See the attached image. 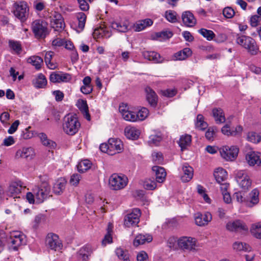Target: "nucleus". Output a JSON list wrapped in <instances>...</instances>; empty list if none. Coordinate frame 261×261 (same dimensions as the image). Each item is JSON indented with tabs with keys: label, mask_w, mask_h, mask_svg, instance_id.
Listing matches in <instances>:
<instances>
[{
	"label": "nucleus",
	"mask_w": 261,
	"mask_h": 261,
	"mask_svg": "<svg viewBox=\"0 0 261 261\" xmlns=\"http://www.w3.org/2000/svg\"><path fill=\"white\" fill-rule=\"evenodd\" d=\"M124 134L127 138L136 140L139 138L140 132L135 127L127 126L124 129Z\"/></svg>",
	"instance_id": "nucleus-30"
},
{
	"label": "nucleus",
	"mask_w": 261,
	"mask_h": 261,
	"mask_svg": "<svg viewBox=\"0 0 261 261\" xmlns=\"http://www.w3.org/2000/svg\"><path fill=\"white\" fill-rule=\"evenodd\" d=\"M223 14L226 18H231L234 15L235 12L231 7H227L223 9Z\"/></svg>",
	"instance_id": "nucleus-61"
},
{
	"label": "nucleus",
	"mask_w": 261,
	"mask_h": 261,
	"mask_svg": "<svg viewBox=\"0 0 261 261\" xmlns=\"http://www.w3.org/2000/svg\"><path fill=\"white\" fill-rule=\"evenodd\" d=\"M51 25L55 31L60 32L64 29L65 23L62 15L56 12L52 14Z\"/></svg>",
	"instance_id": "nucleus-19"
},
{
	"label": "nucleus",
	"mask_w": 261,
	"mask_h": 261,
	"mask_svg": "<svg viewBox=\"0 0 261 261\" xmlns=\"http://www.w3.org/2000/svg\"><path fill=\"white\" fill-rule=\"evenodd\" d=\"M247 139L248 141L252 143H257L260 142L261 137L257 133L252 132L248 134Z\"/></svg>",
	"instance_id": "nucleus-56"
},
{
	"label": "nucleus",
	"mask_w": 261,
	"mask_h": 261,
	"mask_svg": "<svg viewBox=\"0 0 261 261\" xmlns=\"http://www.w3.org/2000/svg\"><path fill=\"white\" fill-rule=\"evenodd\" d=\"M221 158L228 162H231L236 159L239 149L236 146H223L219 149Z\"/></svg>",
	"instance_id": "nucleus-7"
},
{
	"label": "nucleus",
	"mask_w": 261,
	"mask_h": 261,
	"mask_svg": "<svg viewBox=\"0 0 261 261\" xmlns=\"http://www.w3.org/2000/svg\"><path fill=\"white\" fill-rule=\"evenodd\" d=\"M26 186L20 180H16L12 181L7 191L8 195L13 197V198H20V195L22 189H24Z\"/></svg>",
	"instance_id": "nucleus-10"
},
{
	"label": "nucleus",
	"mask_w": 261,
	"mask_h": 261,
	"mask_svg": "<svg viewBox=\"0 0 261 261\" xmlns=\"http://www.w3.org/2000/svg\"><path fill=\"white\" fill-rule=\"evenodd\" d=\"M54 55V52L51 51H48L46 52L44 56L45 62L47 66L50 69H54L57 67L56 64L51 61Z\"/></svg>",
	"instance_id": "nucleus-43"
},
{
	"label": "nucleus",
	"mask_w": 261,
	"mask_h": 261,
	"mask_svg": "<svg viewBox=\"0 0 261 261\" xmlns=\"http://www.w3.org/2000/svg\"><path fill=\"white\" fill-rule=\"evenodd\" d=\"M243 131V127L241 125H238L236 127L231 128L228 124L224 125L221 128L222 133L228 136H237L240 135Z\"/></svg>",
	"instance_id": "nucleus-24"
},
{
	"label": "nucleus",
	"mask_w": 261,
	"mask_h": 261,
	"mask_svg": "<svg viewBox=\"0 0 261 261\" xmlns=\"http://www.w3.org/2000/svg\"><path fill=\"white\" fill-rule=\"evenodd\" d=\"M166 19L171 23H176L178 21V16L177 13L171 10H167L164 14Z\"/></svg>",
	"instance_id": "nucleus-41"
},
{
	"label": "nucleus",
	"mask_w": 261,
	"mask_h": 261,
	"mask_svg": "<svg viewBox=\"0 0 261 261\" xmlns=\"http://www.w3.org/2000/svg\"><path fill=\"white\" fill-rule=\"evenodd\" d=\"M14 7V15L22 21L25 20L28 16L29 10L27 3L23 2L15 3Z\"/></svg>",
	"instance_id": "nucleus-9"
},
{
	"label": "nucleus",
	"mask_w": 261,
	"mask_h": 261,
	"mask_svg": "<svg viewBox=\"0 0 261 261\" xmlns=\"http://www.w3.org/2000/svg\"><path fill=\"white\" fill-rule=\"evenodd\" d=\"M115 253L120 259L123 261H129L127 251L123 250L121 248H118L116 249Z\"/></svg>",
	"instance_id": "nucleus-50"
},
{
	"label": "nucleus",
	"mask_w": 261,
	"mask_h": 261,
	"mask_svg": "<svg viewBox=\"0 0 261 261\" xmlns=\"http://www.w3.org/2000/svg\"><path fill=\"white\" fill-rule=\"evenodd\" d=\"M11 238L12 245L10 249L16 251L23 244L24 236L20 232L14 231L11 233Z\"/></svg>",
	"instance_id": "nucleus-22"
},
{
	"label": "nucleus",
	"mask_w": 261,
	"mask_h": 261,
	"mask_svg": "<svg viewBox=\"0 0 261 261\" xmlns=\"http://www.w3.org/2000/svg\"><path fill=\"white\" fill-rule=\"evenodd\" d=\"M109 183L112 190H120L126 186L128 184V178L124 174L114 173L109 177Z\"/></svg>",
	"instance_id": "nucleus-5"
},
{
	"label": "nucleus",
	"mask_w": 261,
	"mask_h": 261,
	"mask_svg": "<svg viewBox=\"0 0 261 261\" xmlns=\"http://www.w3.org/2000/svg\"><path fill=\"white\" fill-rule=\"evenodd\" d=\"M259 190L257 188L253 189L248 194L246 207L252 208L257 205L259 201Z\"/></svg>",
	"instance_id": "nucleus-21"
},
{
	"label": "nucleus",
	"mask_w": 261,
	"mask_h": 261,
	"mask_svg": "<svg viewBox=\"0 0 261 261\" xmlns=\"http://www.w3.org/2000/svg\"><path fill=\"white\" fill-rule=\"evenodd\" d=\"M198 33L208 41L212 40L215 36V34L212 31L206 29L199 30Z\"/></svg>",
	"instance_id": "nucleus-49"
},
{
	"label": "nucleus",
	"mask_w": 261,
	"mask_h": 261,
	"mask_svg": "<svg viewBox=\"0 0 261 261\" xmlns=\"http://www.w3.org/2000/svg\"><path fill=\"white\" fill-rule=\"evenodd\" d=\"M28 63L31 64L35 66L36 69H39L41 68L43 64L42 59L37 56H31L27 59Z\"/></svg>",
	"instance_id": "nucleus-40"
},
{
	"label": "nucleus",
	"mask_w": 261,
	"mask_h": 261,
	"mask_svg": "<svg viewBox=\"0 0 261 261\" xmlns=\"http://www.w3.org/2000/svg\"><path fill=\"white\" fill-rule=\"evenodd\" d=\"M152 170L155 174L156 181L159 183H163L167 175L165 169L163 167L155 166L152 167Z\"/></svg>",
	"instance_id": "nucleus-31"
},
{
	"label": "nucleus",
	"mask_w": 261,
	"mask_h": 261,
	"mask_svg": "<svg viewBox=\"0 0 261 261\" xmlns=\"http://www.w3.org/2000/svg\"><path fill=\"white\" fill-rule=\"evenodd\" d=\"M153 23V20L149 18L139 20L134 24L133 28L135 31L140 32L151 26Z\"/></svg>",
	"instance_id": "nucleus-26"
},
{
	"label": "nucleus",
	"mask_w": 261,
	"mask_h": 261,
	"mask_svg": "<svg viewBox=\"0 0 261 261\" xmlns=\"http://www.w3.org/2000/svg\"><path fill=\"white\" fill-rule=\"evenodd\" d=\"M152 158L153 161L158 164L162 163L163 161V157L161 152H153L152 154Z\"/></svg>",
	"instance_id": "nucleus-62"
},
{
	"label": "nucleus",
	"mask_w": 261,
	"mask_h": 261,
	"mask_svg": "<svg viewBox=\"0 0 261 261\" xmlns=\"http://www.w3.org/2000/svg\"><path fill=\"white\" fill-rule=\"evenodd\" d=\"M119 110L125 120L130 122L136 121V112L129 110L126 104H121Z\"/></svg>",
	"instance_id": "nucleus-20"
},
{
	"label": "nucleus",
	"mask_w": 261,
	"mask_h": 261,
	"mask_svg": "<svg viewBox=\"0 0 261 261\" xmlns=\"http://www.w3.org/2000/svg\"><path fill=\"white\" fill-rule=\"evenodd\" d=\"M216 129L214 127H209L206 130L205 136L206 138L211 141L214 140L216 137Z\"/></svg>",
	"instance_id": "nucleus-58"
},
{
	"label": "nucleus",
	"mask_w": 261,
	"mask_h": 261,
	"mask_svg": "<svg viewBox=\"0 0 261 261\" xmlns=\"http://www.w3.org/2000/svg\"><path fill=\"white\" fill-rule=\"evenodd\" d=\"M191 50L189 48H185L182 50L179 51L174 54V60H184L191 56Z\"/></svg>",
	"instance_id": "nucleus-36"
},
{
	"label": "nucleus",
	"mask_w": 261,
	"mask_h": 261,
	"mask_svg": "<svg viewBox=\"0 0 261 261\" xmlns=\"http://www.w3.org/2000/svg\"><path fill=\"white\" fill-rule=\"evenodd\" d=\"M232 246L233 249L237 251L249 250V246L246 243L241 242H234Z\"/></svg>",
	"instance_id": "nucleus-52"
},
{
	"label": "nucleus",
	"mask_w": 261,
	"mask_h": 261,
	"mask_svg": "<svg viewBox=\"0 0 261 261\" xmlns=\"http://www.w3.org/2000/svg\"><path fill=\"white\" fill-rule=\"evenodd\" d=\"M226 229L232 232L247 231L248 228L247 225L240 220H236L229 221L226 225Z\"/></svg>",
	"instance_id": "nucleus-15"
},
{
	"label": "nucleus",
	"mask_w": 261,
	"mask_h": 261,
	"mask_svg": "<svg viewBox=\"0 0 261 261\" xmlns=\"http://www.w3.org/2000/svg\"><path fill=\"white\" fill-rule=\"evenodd\" d=\"M181 18L184 25L188 27H193L196 23V19L190 11L184 12L181 15Z\"/></svg>",
	"instance_id": "nucleus-25"
},
{
	"label": "nucleus",
	"mask_w": 261,
	"mask_h": 261,
	"mask_svg": "<svg viewBox=\"0 0 261 261\" xmlns=\"http://www.w3.org/2000/svg\"><path fill=\"white\" fill-rule=\"evenodd\" d=\"M77 107L80 110V111L82 112H86L88 110V105L87 104V102L84 100H80L78 101L77 104Z\"/></svg>",
	"instance_id": "nucleus-64"
},
{
	"label": "nucleus",
	"mask_w": 261,
	"mask_h": 261,
	"mask_svg": "<svg viewBox=\"0 0 261 261\" xmlns=\"http://www.w3.org/2000/svg\"><path fill=\"white\" fill-rule=\"evenodd\" d=\"M245 160L250 167L261 166V153L259 152L250 151L245 155Z\"/></svg>",
	"instance_id": "nucleus-13"
},
{
	"label": "nucleus",
	"mask_w": 261,
	"mask_h": 261,
	"mask_svg": "<svg viewBox=\"0 0 261 261\" xmlns=\"http://www.w3.org/2000/svg\"><path fill=\"white\" fill-rule=\"evenodd\" d=\"M72 80L70 74L62 72H53L49 76V80L54 83L69 82Z\"/></svg>",
	"instance_id": "nucleus-14"
},
{
	"label": "nucleus",
	"mask_w": 261,
	"mask_h": 261,
	"mask_svg": "<svg viewBox=\"0 0 261 261\" xmlns=\"http://www.w3.org/2000/svg\"><path fill=\"white\" fill-rule=\"evenodd\" d=\"M212 114L216 123H223L225 120V116L223 110L220 108H215L212 110Z\"/></svg>",
	"instance_id": "nucleus-28"
},
{
	"label": "nucleus",
	"mask_w": 261,
	"mask_h": 261,
	"mask_svg": "<svg viewBox=\"0 0 261 261\" xmlns=\"http://www.w3.org/2000/svg\"><path fill=\"white\" fill-rule=\"evenodd\" d=\"M145 91L148 103L153 107L155 106L158 101V96L155 92L149 87L145 88Z\"/></svg>",
	"instance_id": "nucleus-33"
},
{
	"label": "nucleus",
	"mask_w": 261,
	"mask_h": 261,
	"mask_svg": "<svg viewBox=\"0 0 261 261\" xmlns=\"http://www.w3.org/2000/svg\"><path fill=\"white\" fill-rule=\"evenodd\" d=\"M194 219L195 224L199 226L207 225L212 220V214L208 212L204 213H197L195 214Z\"/></svg>",
	"instance_id": "nucleus-17"
},
{
	"label": "nucleus",
	"mask_w": 261,
	"mask_h": 261,
	"mask_svg": "<svg viewBox=\"0 0 261 261\" xmlns=\"http://www.w3.org/2000/svg\"><path fill=\"white\" fill-rule=\"evenodd\" d=\"M183 174L181 176V179L183 182L189 181L193 176V169L187 164L182 166Z\"/></svg>",
	"instance_id": "nucleus-29"
},
{
	"label": "nucleus",
	"mask_w": 261,
	"mask_h": 261,
	"mask_svg": "<svg viewBox=\"0 0 261 261\" xmlns=\"http://www.w3.org/2000/svg\"><path fill=\"white\" fill-rule=\"evenodd\" d=\"M66 180L61 177L58 178L53 186V192L55 194L60 195L63 193L66 185Z\"/></svg>",
	"instance_id": "nucleus-32"
},
{
	"label": "nucleus",
	"mask_w": 261,
	"mask_h": 261,
	"mask_svg": "<svg viewBox=\"0 0 261 261\" xmlns=\"http://www.w3.org/2000/svg\"><path fill=\"white\" fill-rule=\"evenodd\" d=\"M35 156V152L33 149L31 147H23L18 149L15 153L16 159H26L31 160Z\"/></svg>",
	"instance_id": "nucleus-23"
},
{
	"label": "nucleus",
	"mask_w": 261,
	"mask_h": 261,
	"mask_svg": "<svg viewBox=\"0 0 261 261\" xmlns=\"http://www.w3.org/2000/svg\"><path fill=\"white\" fill-rule=\"evenodd\" d=\"M195 125L196 128L200 130H204L208 126L207 123L204 120L203 116L200 114L198 115L197 116Z\"/></svg>",
	"instance_id": "nucleus-47"
},
{
	"label": "nucleus",
	"mask_w": 261,
	"mask_h": 261,
	"mask_svg": "<svg viewBox=\"0 0 261 261\" xmlns=\"http://www.w3.org/2000/svg\"><path fill=\"white\" fill-rule=\"evenodd\" d=\"M149 114V111L146 108H142L136 113V121L145 120Z\"/></svg>",
	"instance_id": "nucleus-46"
},
{
	"label": "nucleus",
	"mask_w": 261,
	"mask_h": 261,
	"mask_svg": "<svg viewBox=\"0 0 261 261\" xmlns=\"http://www.w3.org/2000/svg\"><path fill=\"white\" fill-rule=\"evenodd\" d=\"M47 84V80L45 76L42 73H40L36 77L34 81V85L38 88H43Z\"/></svg>",
	"instance_id": "nucleus-39"
},
{
	"label": "nucleus",
	"mask_w": 261,
	"mask_h": 261,
	"mask_svg": "<svg viewBox=\"0 0 261 261\" xmlns=\"http://www.w3.org/2000/svg\"><path fill=\"white\" fill-rule=\"evenodd\" d=\"M152 240V237L151 235L148 234H139L136 237L134 241V245L138 246L140 245L144 244L146 242H150Z\"/></svg>",
	"instance_id": "nucleus-34"
},
{
	"label": "nucleus",
	"mask_w": 261,
	"mask_h": 261,
	"mask_svg": "<svg viewBox=\"0 0 261 261\" xmlns=\"http://www.w3.org/2000/svg\"><path fill=\"white\" fill-rule=\"evenodd\" d=\"M236 42L246 49L251 55L255 56L259 52V47L256 41L250 36L238 35L236 38Z\"/></svg>",
	"instance_id": "nucleus-2"
},
{
	"label": "nucleus",
	"mask_w": 261,
	"mask_h": 261,
	"mask_svg": "<svg viewBox=\"0 0 261 261\" xmlns=\"http://www.w3.org/2000/svg\"><path fill=\"white\" fill-rule=\"evenodd\" d=\"M93 35L94 37L97 36V37H106L108 38L111 36L110 33L105 28H99L96 29L94 30V32L93 33Z\"/></svg>",
	"instance_id": "nucleus-48"
},
{
	"label": "nucleus",
	"mask_w": 261,
	"mask_h": 261,
	"mask_svg": "<svg viewBox=\"0 0 261 261\" xmlns=\"http://www.w3.org/2000/svg\"><path fill=\"white\" fill-rule=\"evenodd\" d=\"M39 138L42 143L46 146L54 147L55 145V143L47 138L46 135L44 133H41L38 135Z\"/></svg>",
	"instance_id": "nucleus-51"
},
{
	"label": "nucleus",
	"mask_w": 261,
	"mask_h": 261,
	"mask_svg": "<svg viewBox=\"0 0 261 261\" xmlns=\"http://www.w3.org/2000/svg\"><path fill=\"white\" fill-rule=\"evenodd\" d=\"M93 250L94 249L90 245L83 246L79 251V258L83 261H87Z\"/></svg>",
	"instance_id": "nucleus-27"
},
{
	"label": "nucleus",
	"mask_w": 261,
	"mask_h": 261,
	"mask_svg": "<svg viewBox=\"0 0 261 261\" xmlns=\"http://www.w3.org/2000/svg\"><path fill=\"white\" fill-rule=\"evenodd\" d=\"M250 231L255 238L261 239V222L253 224L250 228Z\"/></svg>",
	"instance_id": "nucleus-42"
},
{
	"label": "nucleus",
	"mask_w": 261,
	"mask_h": 261,
	"mask_svg": "<svg viewBox=\"0 0 261 261\" xmlns=\"http://www.w3.org/2000/svg\"><path fill=\"white\" fill-rule=\"evenodd\" d=\"M33 192L35 195L36 203H41L50 196V187L47 182L43 181L40 186L35 187Z\"/></svg>",
	"instance_id": "nucleus-4"
},
{
	"label": "nucleus",
	"mask_w": 261,
	"mask_h": 261,
	"mask_svg": "<svg viewBox=\"0 0 261 261\" xmlns=\"http://www.w3.org/2000/svg\"><path fill=\"white\" fill-rule=\"evenodd\" d=\"M32 30L37 39L44 38L48 34V30L46 22L36 20L32 23Z\"/></svg>",
	"instance_id": "nucleus-6"
},
{
	"label": "nucleus",
	"mask_w": 261,
	"mask_h": 261,
	"mask_svg": "<svg viewBox=\"0 0 261 261\" xmlns=\"http://www.w3.org/2000/svg\"><path fill=\"white\" fill-rule=\"evenodd\" d=\"M173 35V34L170 31H164L162 32L157 33L155 34L157 38H161L162 39H168L170 38Z\"/></svg>",
	"instance_id": "nucleus-60"
},
{
	"label": "nucleus",
	"mask_w": 261,
	"mask_h": 261,
	"mask_svg": "<svg viewBox=\"0 0 261 261\" xmlns=\"http://www.w3.org/2000/svg\"><path fill=\"white\" fill-rule=\"evenodd\" d=\"M196 240L195 238L182 237L177 241L178 247L182 249L192 250L195 249Z\"/></svg>",
	"instance_id": "nucleus-16"
},
{
	"label": "nucleus",
	"mask_w": 261,
	"mask_h": 261,
	"mask_svg": "<svg viewBox=\"0 0 261 261\" xmlns=\"http://www.w3.org/2000/svg\"><path fill=\"white\" fill-rule=\"evenodd\" d=\"M140 210L138 208L133 209L130 213L124 217V226L129 228L137 225L140 221Z\"/></svg>",
	"instance_id": "nucleus-8"
},
{
	"label": "nucleus",
	"mask_w": 261,
	"mask_h": 261,
	"mask_svg": "<svg viewBox=\"0 0 261 261\" xmlns=\"http://www.w3.org/2000/svg\"><path fill=\"white\" fill-rule=\"evenodd\" d=\"M214 175L218 183H221L226 179L227 173L224 169L219 167L215 170Z\"/></svg>",
	"instance_id": "nucleus-35"
},
{
	"label": "nucleus",
	"mask_w": 261,
	"mask_h": 261,
	"mask_svg": "<svg viewBox=\"0 0 261 261\" xmlns=\"http://www.w3.org/2000/svg\"><path fill=\"white\" fill-rule=\"evenodd\" d=\"M81 179V175L79 174H73L70 178V183L71 185L76 186Z\"/></svg>",
	"instance_id": "nucleus-63"
},
{
	"label": "nucleus",
	"mask_w": 261,
	"mask_h": 261,
	"mask_svg": "<svg viewBox=\"0 0 261 261\" xmlns=\"http://www.w3.org/2000/svg\"><path fill=\"white\" fill-rule=\"evenodd\" d=\"M162 139L161 134H152L149 136L148 142L150 145H158Z\"/></svg>",
	"instance_id": "nucleus-54"
},
{
	"label": "nucleus",
	"mask_w": 261,
	"mask_h": 261,
	"mask_svg": "<svg viewBox=\"0 0 261 261\" xmlns=\"http://www.w3.org/2000/svg\"><path fill=\"white\" fill-rule=\"evenodd\" d=\"M80 127L81 123L76 114L69 113L64 117L62 128L66 134L74 135L77 133Z\"/></svg>",
	"instance_id": "nucleus-1"
},
{
	"label": "nucleus",
	"mask_w": 261,
	"mask_h": 261,
	"mask_svg": "<svg viewBox=\"0 0 261 261\" xmlns=\"http://www.w3.org/2000/svg\"><path fill=\"white\" fill-rule=\"evenodd\" d=\"M110 155H114L121 152L123 150L122 142L118 138H112L109 139Z\"/></svg>",
	"instance_id": "nucleus-18"
},
{
	"label": "nucleus",
	"mask_w": 261,
	"mask_h": 261,
	"mask_svg": "<svg viewBox=\"0 0 261 261\" xmlns=\"http://www.w3.org/2000/svg\"><path fill=\"white\" fill-rule=\"evenodd\" d=\"M191 142V137L190 135H185L181 136L178 141V144L182 150L189 146Z\"/></svg>",
	"instance_id": "nucleus-44"
},
{
	"label": "nucleus",
	"mask_w": 261,
	"mask_h": 261,
	"mask_svg": "<svg viewBox=\"0 0 261 261\" xmlns=\"http://www.w3.org/2000/svg\"><path fill=\"white\" fill-rule=\"evenodd\" d=\"M46 244L50 249L59 251L62 248V244L58 235L48 233L46 238Z\"/></svg>",
	"instance_id": "nucleus-11"
},
{
	"label": "nucleus",
	"mask_w": 261,
	"mask_h": 261,
	"mask_svg": "<svg viewBox=\"0 0 261 261\" xmlns=\"http://www.w3.org/2000/svg\"><path fill=\"white\" fill-rule=\"evenodd\" d=\"M76 17L78 20V25L75 28L77 32H81L84 29L85 22L86 20V16L83 12L79 13L77 14Z\"/></svg>",
	"instance_id": "nucleus-37"
},
{
	"label": "nucleus",
	"mask_w": 261,
	"mask_h": 261,
	"mask_svg": "<svg viewBox=\"0 0 261 261\" xmlns=\"http://www.w3.org/2000/svg\"><path fill=\"white\" fill-rule=\"evenodd\" d=\"M233 197L236 199L237 201L246 206V201L247 198L245 196V194L242 191H238L234 193Z\"/></svg>",
	"instance_id": "nucleus-55"
},
{
	"label": "nucleus",
	"mask_w": 261,
	"mask_h": 261,
	"mask_svg": "<svg viewBox=\"0 0 261 261\" xmlns=\"http://www.w3.org/2000/svg\"><path fill=\"white\" fill-rule=\"evenodd\" d=\"M250 24L252 27H256L261 21V17L258 15H254L250 18Z\"/></svg>",
	"instance_id": "nucleus-59"
},
{
	"label": "nucleus",
	"mask_w": 261,
	"mask_h": 261,
	"mask_svg": "<svg viewBox=\"0 0 261 261\" xmlns=\"http://www.w3.org/2000/svg\"><path fill=\"white\" fill-rule=\"evenodd\" d=\"M143 185L144 188L148 190H153L157 187L156 182L150 178L145 179Z\"/></svg>",
	"instance_id": "nucleus-53"
},
{
	"label": "nucleus",
	"mask_w": 261,
	"mask_h": 261,
	"mask_svg": "<svg viewBox=\"0 0 261 261\" xmlns=\"http://www.w3.org/2000/svg\"><path fill=\"white\" fill-rule=\"evenodd\" d=\"M144 58L154 62H161L160 55L155 51H145L143 53Z\"/></svg>",
	"instance_id": "nucleus-38"
},
{
	"label": "nucleus",
	"mask_w": 261,
	"mask_h": 261,
	"mask_svg": "<svg viewBox=\"0 0 261 261\" xmlns=\"http://www.w3.org/2000/svg\"><path fill=\"white\" fill-rule=\"evenodd\" d=\"M92 165L91 162L88 160H84L79 162L77 169L80 172H84L89 169Z\"/></svg>",
	"instance_id": "nucleus-45"
},
{
	"label": "nucleus",
	"mask_w": 261,
	"mask_h": 261,
	"mask_svg": "<svg viewBox=\"0 0 261 261\" xmlns=\"http://www.w3.org/2000/svg\"><path fill=\"white\" fill-rule=\"evenodd\" d=\"M234 178L238 186L242 191L246 192L251 188L252 180L247 171L245 170L237 171Z\"/></svg>",
	"instance_id": "nucleus-3"
},
{
	"label": "nucleus",
	"mask_w": 261,
	"mask_h": 261,
	"mask_svg": "<svg viewBox=\"0 0 261 261\" xmlns=\"http://www.w3.org/2000/svg\"><path fill=\"white\" fill-rule=\"evenodd\" d=\"M9 46L17 54H19L21 50V46L19 42L14 41H9Z\"/></svg>",
	"instance_id": "nucleus-57"
},
{
	"label": "nucleus",
	"mask_w": 261,
	"mask_h": 261,
	"mask_svg": "<svg viewBox=\"0 0 261 261\" xmlns=\"http://www.w3.org/2000/svg\"><path fill=\"white\" fill-rule=\"evenodd\" d=\"M111 26L114 30L122 33L129 31L132 27L129 20L126 19L114 20L111 22Z\"/></svg>",
	"instance_id": "nucleus-12"
}]
</instances>
